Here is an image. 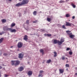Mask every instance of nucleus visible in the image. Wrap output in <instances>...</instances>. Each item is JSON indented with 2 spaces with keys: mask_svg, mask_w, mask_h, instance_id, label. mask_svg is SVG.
Masks as SVG:
<instances>
[{
  "mask_svg": "<svg viewBox=\"0 0 77 77\" xmlns=\"http://www.w3.org/2000/svg\"><path fill=\"white\" fill-rule=\"evenodd\" d=\"M29 2V0H23L21 3L19 2V3L17 4L16 5V6L17 7L21 6L23 5L27 4Z\"/></svg>",
  "mask_w": 77,
  "mask_h": 77,
  "instance_id": "1",
  "label": "nucleus"
},
{
  "mask_svg": "<svg viewBox=\"0 0 77 77\" xmlns=\"http://www.w3.org/2000/svg\"><path fill=\"white\" fill-rule=\"evenodd\" d=\"M11 64L12 65H14L15 66H17L20 63V61L19 60H15L11 61Z\"/></svg>",
  "mask_w": 77,
  "mask_h": 77,
  "instance_id": "2",
  "label": "nucleus"
},
{
  "mask_svg": "<svg viewBox=\"0 0 77 77\" xmlns=\"http://www.w3.org/2000/svg\"><path fill=\"white\" fill-rule=\"evenodd\" d=\"M23 45V44L21 42H19L17 44V47L19 48H21Z\"/></svg>",
  "mask_w": 77,
  "mask_h": 77,
  "instance_id": "3",
  "label": "nucleus"
},
{
  "mask_svg": "<svg viewBox=\"0 0 77 77\" xmlns=\"http://www.w3.org/2000/svg\"><path fill=\"white\" fill-rule=\"evenodd\" d=\"M69 38H72V39H73V38H74V37H75V35H73L72 34V33H70L69 34Z\"/></svg>",
  "mask_w": 77,
  "mask_h": 77,
  "instance_id": "4",
  "label": "nucleus"
},
{
  "mask_svg": "<svg viewBox=\"0 0 77 77\" xmlns=\"http://www.w3.org/2000/svg\"><path fill=\"white\" fill-rule=\"evenodd\" d=\"M10 31L11 32H17V30L15 29H12L11 28H10Z\"/></svg>",
  "mask_w": 77,
  "mask_h": 77,
  "instance_id": "5",
  "label": "nucleus"
},
{
  "mask_svg": "<svg viewBox=\"0 0 77 77\" xmlns=\"http://www.w3.org/2000/svg\"><path fill=\"white\" fill-rule=\"evenodd\" d=\"M24 69V68L22 66H21L18 69L19 71L20 72L22 71Z\"/></svg>",
  "mask_w": 77,
  "mask_h": 77,
  "instance_id": "6",
  "label": "nucleus"
},
{
  "mask_svg": "<svg viewBox=\"0 0 77 77\" xmlns=\"http://www.w3.org/2000/svg\"><path fill=\"white\" fill-rule=\"evenodd\" d=\"M4 30L5 31H10V28H8L6 27H4L3 28Z\"/></svg>",
  "mask_w": 77,
  "mask_h": 77,
  "instance_id": "7",
  "label": "nucleus"
},
{
  "mask_svg": "<svg viewBox=\"0 0 77 77\" xmlns=\"http://www.w3.org/2000/svg\"><path fill=\"white\" fill-rule=\"evenodd\" d=\"M66 26H72V24L69 22H66Z\"/></svg>",
  "mask_w": 77,
  "mask_h": 77,
  "instance_id": "8",
  "label": "nucleus"
},
{
  "mask_svg": "<svg viewBox=\"0 0 77 77\" xmlns=\"http://www.w3.org/2000/svg\"><path fill=\"white\" fill-rule=\"evenodd\" d=\"M19 56L18 57L19 58H22L23 57V55L21 53H20L19 54Z\"/></svg>",
  "mask_w": 77,
  "mask_h": 77,
  "instance_id": "9",
  "label": "nucleus"
},
{
  "mask_svg": "<svg viewBox=\"0 0 77 77\" xmlns=\"http://www.w3.org/2000/svg\"><path fill=\"white\" fill-rule=\"evenodd\" d=\"M32 71H29L27 75L29 76H31L32 75Z\"/></svg>",
  "mask_w": 77,
  "mask_h": 77,
  "instance_id": "10",
  "label": "nucleus"
},
{
  "mask_svg": "<svg viewBox=\"0 0 77 77\" xmlns=\"http://www.w3.org/2000/svg\"><path fill=\"white\" fill-rule=\"evenodd\" d=\"M64 69H59V71H60V73H63V72H64Z\"/></svg>",
  "mask_w": 77,
  "mask_h": 77,
  "instance_id": "11",
  "label": "nucleus"
},
{
  "mask_svg": "<svg viewBox=\"0 0 77 77\" xmlns=\"http://www.w3.org/2000/svg\"><path fill=\"white\" fill-rule=\"evenodd\" d=\"M23 39L26 41H27V40L28 39L27 36L26 35H25Z\"/></svg>",
  "mask_w": 77,
  "mask_h": 77,
  "instance_id": "12",
  "label": "nucleus"
},
{
  "mask_svg": "<svg viewBox=\"0 0 77 77\" xmlns=\"http://www.w3.org/2000/svg\"><path fill=\"white\" fill-rule=\"evenodd\" d=\"M58 40H54L53 42V44H56L57 43Z\"/></svg>",
  "mask_w": 77,
  "mask_h": 77,
  "instance_id": "13",
  "label": "nucleus"
},
{
  "mask_svg": "<svg viewBox=\"0 0 77 77\" xmlns=\"http://www.w3.org/2000/svg\"><path fill=\"white\" fill-rule=\"evenodd\" d=\"M57 43H58V45H60L62 44V42H61V41L60 42L58 40V41Z\"/></svg>",
  "mask_w": 77,
  "mask_h": 77,
  "instance_id": "14",
  "label": "nucleus"
},
{
  "mask_svg": "<svg viewBox=\"0 0 77 77\" xmlns=\"http://www.w3.org/2000/svg\"><path fill=\"white\" fill-rule=\"evenodd\" d=\"M2 22L3 23H5L6 22V19H2L1 20Z\"/></svg>",
  "mask_w": 77,
  "mask_h": 77,
  "instance_id": "15",
  "label": "nucleus"
},
{
  "mask_svg": "<svg viewBox=\"0 0 77 77\" xmlns=\"http://www.w3.org/2000/svg\"><path fill=\"white\" fill-rule=\"evenodd\" d=\"M15 26V23H13L11 25V27H13L14 26Z\"/></svg>",
  "mask_w": 77,
  "mask_h": 77,
  "instance_id": "16",
  "label": "nucleus"
},
{
  "mask_svg": "<svg viewBox=\"0 0 77 77\" xmlns=\"http://www.w3.org/2000/svg\"><path fill=\"white\" fill-rule=\"evenodd\" d=\"M44 51L42 49H41L40 50V52L41 53H42V55H43L44 54Z\"/></svg>",
  "mask_w": 77,
  "mask_h": 77,
  "instance_id": "17",
  "label": "nucleus"
},
{
  "mask_svg": "<svg viewBox=\"0 0 77 77\" xmlns=\"http://www.w3.org/2000/svg\"><path fill=\"white\" fill-rule=\"evenodd\" d=\"M33 14L34 15L36 16L37 14V11H34L33 13Z\"/></svg>",
  "mask_w": 77,
  "mask_h": 77,
  "instance_id": "18",
  "label": "nucleus"
},
{
  "mask_svg": "<svg viewBox=\"0 0 77 77\" xmlns=\"http://www.w3.org/2000/svg\"><path fill=\"white\" fill-rule=\"evenodd\" d=\"M47 20L48 21L50 22L51 21V19H50V18H48H48H47Z\"/></svg>",
  "mask_w": 77,
  "mask_h": 77,
  "instance_id": "19",
  "label": "nucleus"
},
{
  "mask_svg": "<svg viewBox=\"0 0 77 77\" xmlns=\"http://www.w3.org/2000/svg\"><path fill=\"white\" fill-rule=\"evenodd\" d=\"M3 38H2L0 39V43H2L3 42Z\"/></svg>",
  "mask_w": 77,
  "mask_h": 77,
  "instance_id": "20",
  "label": "nucleus"
},
{
  "mask_svg": "<svg viewBox=\"0 0 77 77\" xmlns=\"http://www.w3.org/2000/svg\"><path fill=\"white\" fill-rule=\"evenodd\" d=\"M71 31L69 30L66 31V32L67 33V34L68 35H70V33H69L71 32Z\"/></svg>",
  "mask_w": 77,
  "mask_h": 77,
  "instance_id": "21",
  "label": "nucleus"
},
{
  "mask_svg": "<svg viewBox=\"0 0 77 77\" xmlns=\"http://www.w3.org/2000/svg\"><path fill=\"white\" fill-rule=\"evenodd\" d=\"M71 5L74 8H75L76 7V6L75 5H74V4H72V3L71 4Z\"/></svg>",
  "mask_w": 77,
  "mask_h": 77,
  "instance_id": "22",
  "label": "nucleus"
},
{
  "mask_svg": "<svg viewBox=\"0 0 77 77\" xmlns=\"http://www.w3.org/2000/svg\"><path fill=\"white\" fill-rule=\"evenodd\" d=\"M51 62V60H47L46 63H50Z\"/></svg>",
  "mask_w": 77,
  "mask_h": 77,
  "instance_id": "23",
  "label": "nucleus"
},
{
  "mask_svg": "<svg viewBox=\"0 0 77 77\" xmlns=\"http://www.w3.org/2000/svg\"><path fill=\"white\" fill-rule=\"evenodd\" d=\"M54 57H56L57 56V53L56 52H54Z\"/></svg>",
  "mask_w": 77,
  "mask_h": 77,
  "instance_id": "24",
  "label": "nucleus"
},
{
  "mask_svg": "<svg viewBox=\"0 0 77 77\" xmlns=\"http://www.w3.org/2000/svg\"><path fill=\"white\" fill-rule=\"evenodd\" d=\"M66 16L67 17H70V15H69V14H66Z\"/></svg>",
  "mask_w": 77,
  "mask_h": 77,
  "instance_id": "25",
  "label": "nucleus"
},
{
  "mask_svg": "<svg viewBox=\"0 0 77 77\" xmlns=\"http://www.w3.org/2000/svg\"><path fill=\"white\" fill-rule=\"evenodd\" d=\"M60 42H62V43L63 42H64V39L63 38H62L60 39Z\"/></svg>",
  "mask_w": 77,
  "mask_h": 77,
  "instance_id": "26",
  "label": "nucleus"
},
{
  "mask_svg": "<svg viewBox=\"0 0 77 77\" xmlns=\"http://www.w3.org/2000/svg\"><path fill=\"white\" fill-rule=\"evenodd\" d=\"M65 2V1H63L61 0V1H60V2H59V3H64Z\"/></svg>",
  "mask_w": 77,
  "mask_h": 77,
  "instance_id": "27",
  "label": "nucleus"
},
{
  "mask_svg": "<svg viewBox=\"0 0 77 77\" xmlns=\"http://www.w3.org/2000/svg\"><path fill=\"white\" fill-rule=\"evenodd\" d=\"M62 28H63V29H66V27H65V25H63V26H62Z\"/></svg>",
  "mask_w": 77,
  "mask_h": 77,
  "instance_id": "28",
  "label": "nucleus"
},
{
  "mask_svg": "<svg viewBox=\"0 0 77 77\" xmlns=\"http://www.w3.org/2000/svg\"><path fill=\"white\" fill-rule=\"evenodd\" d=\"M66 67H69V64H66Z\"/></svg>",
  "mask_w": 77,
  "mask_h": 77,
  "instance_id": "29",
  "label": "nucleus"
},
{
  "mask_svg": "<svg viewBox=\"0 0 77 77\" xmlns=\"http://www.w3.org/2000/svg\"><path fill=\"white\" fill-rule=\"evenodd\" d=\"M43 76V75H42V74H41V73H40V74H39L38 76L39 77L41 76V77H42Z\"/></svg>",
  "mask_w": 77,
  "mask_h": 77,
  "instance_id": "30",
  "label": "nucleus"
},
{
  "mask_svg": "<svg viewBox=\"0 0 77 77\" xmlns=\"http://www.w3.org/2000/svg\"><path fill=\"white\" fill-rule=\"evenodd\" d=\"M29 20H27L26 21V23L27 24H29Z\"/></svg>",
  "mask_w": 77,
  "mask_h": 77,
  "instance_id": "31",
  "label": "nucleus"
},
{
  "mask_svg": "<svg viewBox=\"0 0 77 77\" xmlns=\"http://www.w3.org/2000/svg\"><path fill=\"white\" fill-rule=\"evenodd\" d=\"M37 22H38V20H35V21L33 22L32 23H37Z\"/></svg>",
  "mask_w": 77,
  "mask_h": 77,
  "instance_id": "32",
  "label": "nucleus"
},
{
  "mask_svg": "<svg viewBox=\"0 0 77 77\" xmlns=\"http://www.w3.org/2000/svg\"><path fill=\"white\" fill-rule=\"evenodd\" d=\"M51 36V34H47V36L48 37H50Z\"/></svg>",
  "mask_w": 77,
  "mask_h": 77,
  "instance_id": "33",
  "label": "nucleus"
},
{
  "mask_svg": "<svg viewBox=\"0 0 77 77\" xmlns=\"http://www.w3.org/2000/svg\"><path fill=\"white\" fill-rule=\"evenodd\" d=\"M69 54L70 55H72V52L71 51H70L69 52Z\"/></svg>",
  "mask_w": 77,
  "mask_h": 77,
  "instance_id": "34",
  "label": "nucleus"
},
{
  "mask_svg": "<svg viewBox=\"0 0 77 77\" xmlns=\"http://www.w3.org/2000/svg\"><path fill=\"white\" fill-rule=\"evenodd\" d=\"M43 71H42V70H41V71H40V72H39L40 73H43Z\"/></svg>",
  "mask_w": 77,
  "mask_h": 77,
  "instance_id": "35",
  "label": "nucleus"
},
{
  "mask_svg": "<svg viewBox=\"0 0 77 77\" xmlns=\"http://www.w3.org/2000/svg\"><path fill=\"white\" fill-rule=\"evenodd\" d=\"M70 48H67V49L66 50V51H69V50H70Z\"/></svg>",
  "mask_w": 77,
  "mask_h": 77,
  "instance_id": "36",
  "label": "nucleus"
},
{
  "mask_svg": "<svg viewBox=\"0 0 77 77\" xmlns=\"http://www.w3.org/2000/svg\"><path fill=\"white\" fill-rule=\"evenodd\" d=\"M8 76H9V75H7L6 74H5V77H8Z\"/></svg>",
  "mask_w": 77,
  "mask_h": 77,
  "instance_id": "37",
  "label": "nucleus"
},
{
  "mask_svg": "<svg viewBox=\"0 0 77 77\" xmlns=\"http://www.w3.org/2000/svg\"><path fill=\"white\" fill-rule=\"evenodd\" d=\"M65 58L64 57H62V59L63 60H64L65 59Z\"/></svg>",
  "mask_w": 77,
  "mask_h": 77,
  "instance_id": "38",
  "label": "nucleus"
},
{
  "mask_svg": "<svg viewBox=\"0 0 77 77\" xmlns=\"http://www.w3.org/2000/svg\"><path fill=\"white\" fill-rule=\"evenodd\" d=\"M1 33H2V34H4V33H5V32H4L2 31V32H1Z\"/></svg>",
  "mask_w": 77,
  "mask_h": 77,
  "instance_id": "39",
  "label": "nucleus"
},
{
  "mask_svg": "<svg viewBox=\"0 0 77 77\" xmlns=\"http://www.w3.org/2000/svg\"><path fill=\"white\" fill-rule=\"evenodd\" d=\"M75 18V16H73V17H72V18L73 19H74Z\"/></svg>",
  "mask_w": 77,
  "mask_h": 77,
  "instance_id": "40",
  "label": "nucleus"
},
{
  "mask_svg": "<svg viewBox=\"0 0 77 77\" xmlns=\"http://www.w3.org/2000/svg\"><path fill=\"white\" fill-rule=\"evenodd\" d=\"M4 56H6V55H7V54H4Z\"/></svg>",
  "mask_w": 77,
  "mask_h": 77,
  "instance_id": "41",
  "label": "nucleus"
},
{
  "mask_svg": "<svg viewBox=\"0 0 77 77\" xmlns=\"http://www.w3.org/2000/svg\"><path fill=\"white\" fill-rule=\"evenodd\" d=\"M44 35H45V36H47V34H45Z\"/></svg>",
  "mask_w": 77,
  "mask_h": 77,
  "instance_id": "42",
  "label": "nucleus"
},
{
  "mask_svg": "<svg viewBox=\"0 0 77 77\" xmlns=\"http://www.w3.org/2000/svg\"><path fill=\"white\" fill-rule=\"evenodd\" d=\"M2 68V67L1 66H0V69Z\"/></svg>",
  "mask_w": 77,
  "mask_h": 77,
  "instance_id": "43",
  "label": "nucleus"
},
{
  "mask_svg": "<svg viewBox=\"0 0 77 77\" xmlns=\"http://www.w3.org/2000/svg\"><path fill=\"white\" fill-rule=\"evenodd\" d=\"M2 33L0 32V35H2Z\"/></svg>",
  "mask_w": 77,
  "mask_h": 77,
  "instance_id": "44",
  "label": "nucleus"
},
{
  "mask_svg": "<svg viewBox=\"0 0 77 77\" xmlns=\"http://www.w3.org/2000/svg\"><path fill=\"white\" fill-rule=\"evenodd\" d=\"M8 1L9 2H11L12 1V0H8Z\"/></svg>",
  "mask_w": 77,
  "mask_h": 77,
  "instance_id": "45",
  "label": "nucleus"
},
{
  "mask_svg": "<svg viewBox=\"0 0 77 77\" xmlns=\"http://www.w3.org/2000/svg\"><path fill=\"white\" fill-rule=\"evenodd\" d=\"M10 48H13V46H11V47Z\"/></svg>",
  "mask_w": 77,
  "mask_h": 77,
  "instance_id": "46",
  "label": "nucleus"
},
{
  "mask_svg": "<svg viewBox=\"0 0 77 77\" xmlns=\"http://www.w3.org/2000/svg\"><path fill=\"white\" fill-rule=\"evenodd\" d=\"M66 70L67 71H68V68L66 69Z\"/></svg>",
  "mask_w": 77,
  "mask_h": 77,
  "instance_id": "47",
  "label": "nucleus"
},
{
  "mask_svg": "<svg viewBox=\"0 0 77 77\" xmlns=\"http://www.w3.org/2000/svg\"><path fill=\"white\" fill-rule=\"evenodd\" d=\"M22 1V0H19V1L20 2L21 1Z\"/></svg>",
  "mask_w": 77,
  "mask_h": 77,
  "instance_id": "48",
  "label": "nucleus"
},
{
  "mask_svg": "<svg viewBox=\"0 0 77 77\" xmlns=\"http://www.w3.org/2000/svg\"><path fill=\"white\" fill-rule=\"evenodd\" d=\"M75 75H77V73H76L75 74Z\"/></svg>",
  "mask_w": 77,
  "mask_h": 77,
  "instance_id": "49",
  "label": "nucleus"
},
{
  "mask_svg": "<svg viewBox=\"0 0 77 77\" xmlns=\"http://www.w3.org/2000/svg\"><path fill=\"white\" fill-rule=\"evenodd\" d=\"M26 29V30H27V29Z\"/></svg>",
  "mask_w": 77,
  "mask_h": 77,
  "instance_id": "50",
  "label": "nucleus"
},
{
  "mask_svg": "<svg viewBox=\"0 0 77 77\" xmlns=\"http://www.w3.org/2000/svg\"><path fill=\"white\" fill-rule=\"evenodd\" d=\"M66 58V59H67V58Z\"/></svg>",
  "mask_w": 77,
  "mask_h": 77,
  "instance_id": "51",
  "label": "nucleus"
},
{
  "mask_svg": "<svg viewBox=\"0 0 77 77\" xmlns=\"http://www.w3.org/2000/svg\"><path fill=\"white\" fill-rule=\"evenodd\" d=\"M1 76L0 75V77Z\"/></svg>",
  "mask_w": 77,
  "mask_h": 77,
  "instance_id": "52",
  "label": "nucleus"
}]
</instances>
